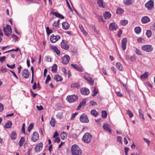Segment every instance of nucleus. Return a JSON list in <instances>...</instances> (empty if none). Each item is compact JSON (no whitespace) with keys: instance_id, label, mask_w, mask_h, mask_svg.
Wrapping results in <instances>:
<instances>
[{"instance_id":"obj_1","label":"nucleus","mask_w":155,"mask_h":155,"mask_svg":"<svg viewBox=\"0 0 155 155\" xmlns=\"http://www.w3.org/2000/svg\"><path fill=\"white\" fill-rule=\"evenodd\" d=\"M71 150L72 155H81L82 151L77 145L74 144L72 145Z\"/></svg>"},{"instance_id":"obj_2","label":"nucleus","mask_w":155,"mask_h":155,"mask_svg":"<svg viewBox=\"0 0 155 155\" xmlns=\"http://www.w3.org/2000/svg\"><path fill=\"white\" fill-rule=\"evenodd\" d=\"M92 137V135L89 133H85L82 138L83 140L86 143H89L91 142Z\"/></svg>"},{"instance_id":"obj_3","label":"nucleus","mask_w":155,"mask_h":155,"mask_svg":"<svg viewBox=\"0 0 155 155\" xmlns=\"http://www.w3.org/2000/svg\"><path fill=\"white\" fill-rule=\"evenodd\" d=\"M141 48L143 51L148 52H151L153 49L152 46L150 45H143L141 47Z\"/></svg>"},{"instance_id":"obj_4","label":"nucleus","mask_w":155,"mask_h":155,"mask_svg":"<svg viewBox=\"0 0 155 155\" xmlns=\"http://www.w3.org/2000/svg\"><path fill=\"white\" fill-rule=\"evenodd\" d=\"M3 31L5 34L7 36L9 35L12 32L11 27L8 25H6V28H4Z\"/></svg>"},{"instance_id":"obj_5","label":"nucleus","mask_w":155,"mask_h":155,"mask_svg":"<svg viewBox=\"0 0 155 155\" xmlns=\"http://www.w3.org/2000/svg\"><path fill=\"white\" fill-rule=\"evenodd\" d=\"M78 99V97L74 95L68 96L67 99L69 103H73L76 101Z\"/></svg>"},{"instance_id":"obj_6","label":"nucleus","mask_w":155,"mask_h":155,"mask_svg":"<svg viewBox=\"0 0 155 155\" xmlns=\"http://www.w3.org/2000/svg\"><path fill=\"white\" fill-rule=\"evenodd\" d=\"M80 120L81 122L83 123H87L89 122L87 116L84 114H83L81 115Z\"/></svg>"},{"instance_id":"obj_7","label":"nucleus","mask_w":155,"mask_h":155,"mask_svg":"<svg viewBox=\"0 0 155 155\" xmlns=\"http://www.w3.org/2000/svg\"><path fill=\"white\" fill-rule=\"evenodd\" d=\"M43 144L42 143H40L37 144L34 148L35 151L36 152H39L42 149Z\"/></svg>"},{"instance_id":"obj_8","label":"nucleus","mask_w":155,"mask_h":155,"mask_svg":"<svg viewBox=\"0 0 155 155\" xmlns=\"http://www.w3.org/2000/svg\"><path fill=\"white\" fill-rule=\"evenodd\" d=\"M60 38L59 35L54 36V35H51L50 37V40L51 42L54 43L56 42Z\"/></svg>"},{"instance_id":"obj_9","label":"nucleus","mask_w":155,"mask_h":155,"mask_svg":"<svg viewBox=\"0 0 155 155\" xmlns=\"http://www.w3.org/2000/svg\"><path fill=\"white\" fill-rule=\"evenodd\" d=\"M62 63L65 64H67L69 63L70 58L68 55H65L62 57Z\"/></svg>"},{"instance_id":"obj_10","label":"nucleus","mask_w":155,"mask_h":155,"mask_svg":"<svg viewBox=\"0 0 155 155\" xmlns=\"http://www.w3.org/2000/svg\"><path fill=\"white\" fill-rule=\"evenodd\" d=\"M153 1L150 0L149 2H147L145 4V6L146 8H147L149 10L150 9L152 8L153 6Z\"/></svg>"},{"instance_id":"obj_11","label":"nucleus","mask_w":155,"mask_h":155,"mask_svg":"<svg viewBox=\"0 0 155 155\" xmlns=\"http://www.w3.org/2000/svg\"><path fill=\"white\" fill-rule=\"evenodd\" d=\"M38 139L39 135L38 133L36 132H34L31 138V140L34 142H35Z\"/></svg>"},{"instance_id":"obj_12","label":"nucleus","mask_w":155,"mask_h":155,"mask_svg":"<svg viewBox=\"0 0 155 155\" xmlns=\"http://www.w3.org/2000/svg\"><path fill=\"white\" fill-rule=\"evenodd\" d=\"M81 94L84 95H88L90 93L89 90L87 88L84 87L82 88L81 89Z\"/></svg>"},{"instance_id":"obj_13","label":"nucleus","mask_w":155,"mask_h":155,"mask_svg":"<svg viewBox=\"0 0 155 155\" xmlns=\"http://www.w3.org/2000/svg\"><path fill=\"white\" fill-rule=\"evenodd\" d=\"M84 78L88 81L91 84L93 85L94 81L93 78L90 77H87L85 75L84 76Z\"/></svg>"},{"instance_id":"obj_14","label":"nucleus","mask_w":155,"mask_h":155,"mask_svg":"<svg viewBox=\"0 0 155 155\" xmlns=\"http://www.w3.org/2000/svg\"><path fill=\"white\" fill-rule=\"evenodd\" d=\"M61 48L65 50H67L68 49L69 45L67 44L66 41L64 40H62L61 43Z\"/></svg>"},{"instance_id":"obj_15","label":"nucleus","mask_w":155,"mask_h":155,"mask_svg":"<svg viewBox=\"0 0 155 155\" xmlns=\"http://www.w3.org/2000/svg\"><path fill=\"white\" fill-rule=\"evenodd\" d=\"M127 42V39L126 38H123L121 41V48L123 50H125L126 48Z\"/></svg>"},{"instance_id":"obj_16","label":"nucleus","mask_w":155,"mask_h":155,"mask_svg":"<svg viewBox=\"0 0 155 155\" xmlns=\"http://www.w3.org/2000/svg\"><path fill=\"white\" fill-rule=\"evenodd\" d=\"M103 128L104 130H106L110 133L111 132L110 126L107 124H104L103 125Z\"/></svg>"},{"instance_id":"obj_17","label":"nucleus","mask_w":155,"mask_h":155,"mask_svg":"<svg viewBox=\"0 0 155 155\" xmlns=\"http://www.w3.org/2000/svg\"><path fill=\"white\" fill-rule=\"evenodd\" d=\"M22 75L23 78L26 79L28 78L29 77L28 70L24 69L22 71Z\"/></svg>"},{"instance_id":"obj_18","label":"nucleus","mask_w":155,"mask_h":155,"mask_svg":"<svg viewBox=\"0 0 155 155\" xmlns=\"http://www.w3.org/2000/svg\"><path fill=\"white\" fill-rule=\"evenodd\" d=\"M109 29L110 31H116V27L115 25V23L111 22L110 23L109 25Z\"/></svg>"},{"instance_id":"obj_19","label":"nucleus","mask_w":155,"mask_h":155,"mask_svg":"<svg viewBox=\"0 0 155 155\" xmlns=\"http://www.w3.org/2000/svg\"><path fill=\"white\" fill-rule=\"evenodd\" d=\"M71 66L74 68L79 71L82 72L83 71V69L82 67H79L76 64H71Z\"/></svg>"},{"instance_id":"obj_20","label":"nucleus","mask_w":155,"mask_h":155,"mask_svg":"<svg viewBox=\"0 0 155 155\" xmlns=\"http://www.w3.org/2000/svg\"><path fill=\"white\" fill-rule=\"evenodd\" d=\"M150 18L147 16L143 17L141 19V21L142 23L145 24L150 21Z\"/></svg>"},{"instance_id":"obj_21","label":"nucleus","mask_w":155,"mask_h":155,"mask_svg":"<svg viewBox=\"0 0 155 155\" xmlns=\"http://www.w3.org/2000/svg\"><path fill=\"white\" fill-rule=\"evenodd\" d=\"M50 14H53L56 17L61 18V19H64V17L63 15L58 12H52L50 13Z\"/></svg>"},{"instance_id":"obj_22","label":"nucleus","mask_w":155,"mask_h":155,"mask_svg":"<svg viewBox=\"0 0 155 155\" xmlns=\"http://www.w3.org/2000/svg\"><path fill=\"white\" fill-rule=\"evenodd\" d=\"M86 103V100L84 99L80 103L78 107L77 110H79L81 107L84 106Z\"/></svg>"},{"instance_id":"obj_23","label":"nucleus","mask_w":155,"mask_h":155,"mask_svg":"<svg viewBox=\"0 0 155 155\" xmlns=\"http://www.w3.org/2000/svg\"><path fill=\"white\" fill-rule=\"evenodd\" d=\"M62 26L63 28L65 30H67L68 29L69 27V24L67 22H64L62 23Z\"/></svg>"},{"instance_id":"obj_24","label":"nucleus","mask_w":155,"mask_h":155,"mask_svg":"<svg viewBox=\"0 0 155 155\" xmlns=\"http://www.w3.org/2000/svg\"><path fill=\"white\" fill-rule=\"evenodd\" d=\"M51 48L59 56L60 55V51L55 46H52L51 47Z\"/></svg>"},{"instance_id":"obj_25","label":"nucleus","mask_w":155,"mask_h":155,"mask_svg":"<svg viewBox=\"0 0 155 155\" xmlns=\"http://www.w3.org/2000/svg\"><path fill=\"white\" fill-rule=\"evenodd\" d=\"M111 14L109 12H105L104 14V16L105 19L110 18L111 16Z\"/></svg>"},{"instance_id":"obj_26","label":"nucleus","mask_w":155,"mask_h":155,"mask_svg":"<svg viewBox=\"0 0 155 155\" xmlns=\"http://www.w3.org/2000/svg\"><path fill=\"white\" fill-rule=\"evenodd\" d=\"M123 3L126 5H130L133 4L132 0H124Z\"/></svg>"},{"instance_id":"obj_27","label":"nucleus","mask_w":155,"mask_h":155,"mask_svg":"<svg viewBox=\"0 0 155 155\" xmlns=\"http://www.w3.org/2000/svg\"><path fill=\"white\" fill-rule=\"evenodd\" d=\"M62 77L59 74H56L55 75L54 79L57 81H61L62 80Z\"/></svg>"},{"instance_id":"obj_28","label":"nucleus","mask_w":155,"mask_h":155,"mask_svg":"<svg viewBox=\"0 0 155 155\" xmlns=\"http://www.w3.org/2000/svg\"><path fill=\"white\" fill-rule=\"evenodd\" d=\"M97 3L100 7L103 8H105V6L104 5L102 0H97Z\"/></svg>"},{"instance_id":"obj_29","label":"nucleus","mask_w":155,"mask_h":155,"mask_svg":"<svg viewBox=\"0 0 155 155\" xmlns=\"http://www.w3.org/2000/svg\"><path fill=\"white\" fill-rule=\"evenodd\" d=\"M12 122L10 120L8 121L6 123L5 126V127L6 129L10 128H11L12 126Z\"/></svg>"},{"instance_id":"obj_30","label":"nucleus","mask_w":155,"mask_h":155,"mask_svg":"<svg viewBox=\"0 0 155 155\" xmlns=\"http://www.w3.org/2000/svg\"><path fill=\"white\" fill-rule=\"evenodd\" d=\"M125 59L128 61H134L135 60L134 57L129 55H126V56Z\"/></svg>"},{"instance_id":"obj_31","label":"nucleus","mask_w":155,"mask_h":155,"mask_svg":"<svg viewBox=\"0 0 155 155\" xmlns=\"http://www.w3.org/2000/svg\"><path fill=\"white\" fill-rule=\"evenodd\" d=\"M148 72H145L143 74L140 76V78L141 79H144L147 77L148 76Z\"/></svg>"},{"instance_id":"obj_32","label":"nucleus","mask_w":155,"mask_h":155,"mask_svg":"<svg viewBox=\"0 0 155 155\" xmlns=\"http://www.w3.org/2000/svg\"><path fill=\"white\" fill-rule=\"evenodd\" d=\"M25 141V140L24 138L23 137H21L19 140V145L20 147H21L22 146Z\"/></svg>"},{"instance_id":"obj_33","label":"nucleus","mask_w":155,"mask_h":155,"mask_svg":"<svg viewBox=\"0 0 155 155\" xmlns=\"http://www.w3.org/2000/svg\"><path fill=\"white\" fill-rule=\"evenodd\" d=\"M79 27L81 31L83 33V34L85 35H87V32L84 30V27L82 25H79Z\"/></svg>"},{"instance_id":"obj_34","label":"nucleus","mask_w":155,"mask_h":155,"mask_svg":"<svg viewBox=\"0 0 155 155\" xmlns=\"http://www.w3.org/2000/svg\"><path fill=\"white\" fill-rule=\"evenodd\" d=\"M128 23V21L127 20H122L120 21V24L122 26H125Z\"/></svg>"},{"instance_id":"obj_35","label":"nucleus","mask_w":155,"mask_h":155,"mask_svg":"<svg viewBox=\"0 0 155 155\" xmlns=\"http://www.w3.org/2000/svg\"><path fill=\"white\" fill-rule=\"evenodd\" d=\"M50 124L51 126L53 127H54L55 126V119L52 117L51 118V120L50 121Z\"/></svg>"},{"instance_id":"obj_36","label":"nucleus","mask_w":155,"mask_h":155,"mask_svg":"<svg viewBox=\"0 0 155 155\" xmlns=\"http://www.w3.org/2000/svg\"><path fill=\"white\" fill-rule=\"evenodd\" d=\"M79 84L78 83H74L72 84L71 85V88H77L79 87Z\"/></svg>"},{"instance_id":"obj_37","label":"nucleus","mask_w":155,"mask_h":155,"mask_svg":"<svg viewBox=\"0 0 155 155\" xmlns=\"http://www.w3.org/2000/svg\"><path fill=\"white\" fill-rule=\"evenodd\" d=\"M134 31L137 34H139L141 31V28L139 27H137L134 28Z\"/></svg>"},{"instance_id":"obj_38","label":"nucleus","mask_w":155,"mask_h":155,"mask_svg":"<svg viewBox=\"0 0 155 155\" xmlns=\"http://www.w3.org/2000/svg\"><path fill=\"white\" fill-rule=\"evenodd\" d=\"M124 12V9L120 8H118L117 9V14L121 15Z\"/></svg>"},{"instance_id":"obj_39","label":"nucleus","mask_w":155,"mask_h":155,"mask_svg":"<svg viewBox=\"0 0 155 155\" xmlns=\"http://www.w3.org/2000/svg\"><path fill=\"white\" fill-rule=\"evenodd\" d=\"M16 137V134L15 131L12 132L11 134L10 137L12 139L14 140Z\"/></svg>"},{"instance_id":"obj_40","label":"nucleus","mask_w":155,"mask_h":155,"mask_svg":"<svg viewBox=\"0 0 155 155\" xmlns=\"http://www.w3.org/2000/svg\"><path fill=\"white\" fill-rule=\"evenodd\" d=\"M60 137L62 140H64L67 137L66 133L64 132H62L61 134Z\"/></svg>"},{"instance_id":"obj_41","label":"nucleus","mask_w":155,"mask_h":155,"mask_svg":"<svg viewBox=\"0 0 155 155\" xmlns=\"http://www.w3.org/2000/svg\"><path fill=\"white\" fill-rule=\"evenodd\" d=\"M139 115L140 118H142L143 120H145L144 117H143V112L141 109L139 110Z\"/></svg>"},{"instance_id":"obj_42","label":"nucleus","mask_w":155,"mask_h":155,"mask_svg":"<svg viewBox=\"0 0 155 155\" xmlns=\"http://www.w3.org/2000/svg\"><path fill=\"white\" fill-rule=\"evenodd\" d=\"M57 66L56 64H54L52 66L51 71L53 73H55L57 71Z\"/></svg>"},{"instance_id":"obj_43","label":"nucleus","mask_w":155,"mask_h":155,"mask_svg":"<svg viewBox=\"0 0 155 155\" xmlns=\"http://www.w3.org/2000/svg\"><path fill=\"white\" fill-rule=\"evenodd\" d=\"M117 68L121 71H122L123 70V68L121 64L118 62H117Z\"/></svg>"},{"instance_id":"obj_44","label":"nucleus","mask_w":155,"mask_h":155,"mask_svg":"<svg viewBox=\"0 0 155 155\" xmlns=\"http://www.w3.org/2000/svg\"><path fill=\"white\" fill-rule=\"evenodd\" d=\"M102 117L103 118H105L107 116V113L106 111L103 110L102 112Z\"/></svg>"},{"instance_id":"obj_45","label":"nucleus","mask_w":155,"mask_h":155,"mask_svg":"<svg viewBox=\"0 0 155 155\" xmlns=\"http://www.w3.org/2000/svg\"><path fill=\"white\" fill-rule=\"evenodd\" d=\"M46 31L47 33V34L48 35H49L50 34L52 33V30L51 29H50L48 27H47L46 28Z\"/></svg>"},{"instance_id":"obj_46","label":"nucleus","mask_w":155,"mask_h":155,"mask_svg":"<svg viewBox=\"0 0 155 155\" xmlns=\"http://www.w3.org/2000/svg\"><path fill=\"white\" fill-rule=\"evenodd\" d=\"M34 127V124L33 123L31 124L28 127V131L30 132L31 130H32Z\"/></svg>"},{"instance_id":"obj_47","label":"nucleus","mask_w":155,"mask_h":155,"mask_svg":"<svg viewBox=\"0 0 155 155\" xmlns=\"http://www.w3.org/2000/svg\"><path fill=\"white\" fill-rule=\"evenodd\" d=\"M98 93V91L97 90L95 87L94 88V90L93 91V93L92 94V96H95Z\"/></svg>"},{"instance_id":"obj_48","label":"nucleus","mask_w":155,"mask_h":155,"mask_svg":"<svg viewBox=\"0 0 155 155\" xmlns=\"http://www.w3.org/2000/svg\"><path fill=\"white\" fill-rule=\"evenodd\" d=\"M53 27L54 29H57L59 27V24L55 21H54L53 24Z\"/></svg>"},{"instance_id":"obj_49","label":"nucleus","mask_w":155,"mask_h":155,"mask_svg":"<svg viewBox=\"0 0 155 155\" xmlns=\"http://www.w3.org/2000/svg\"><path fill=\"white\" fill-rule=\"evenodd\" d=\"M91 114L95 117H96L98 114V113L95 110H93L91 111Z\"/></svg>"},{"instance_id":"obj_50","label":"nucleus","mask_w":155,"mask_h":155,"mask_svg":"<svg viewBox=\"0 0 155 155\" xmlns=\"http://www.w3.org/2000/svg\"><path fill=\"white\" fill-rule=\"evenodd\" d=\"M136 54L138 55L141 56L142 55L141 51L138 49L136 48L135 51Z\"/></svg>"},{"instance_id":"obj_51","label":"nucleus","mask_w":155,"mask_h":155,"mask_svg":"<svg viewBox=\"0 0 155 155\" xmlns=\"http://www.w3.org/2000/svg\"><path fill=\"white\" fill-rule=\"evenodd\" d=\"M127 113L130 118L132 117L133 116L132 112L130 110H128L127 111Z\"/></svg>"},{"instance_id":"obj_52","label":"nucleus","mask_w":155,"mask_h":155,"mask_svg":"<svg viewBox=\"0 0 155 155\" xmlns=\"http://www.w3.org/2000/svg\"><path fill=\"white\" fill-rule=\"evenodd\" d=\"M146 34L148 37H150L152 35V32L150 30H148L147 31Z\"/></svg>"},{"instance_id":"obj_53","label":"nucleus","mask_w":155,"mask_h":155,"mask_svg":"<svg viewBox=\"0 0 155 155\" xmlns=\"http://www.w3.org/2000/svg\"><path fill=\"white\" fill-rule=\"evenodd\" d=\"M6 66L8 68L12 69H13L15 67V64H14L13 65H10L8 64H7Z\"/></svg>"},{"instance_id":"obj_54","label":"nucleus","mask_w":155,"mask_h":155,"mask_svg":"<svg viewBox=\"0 0 155 155\" xmlns=\"http://www.w3.org/2000/svg\"><path fill=\"white\" fill-rule=\"evenodd\" d=\"M78 114V113L77 112L75 113H73L71 114V120H73L76 116Z\"/></svg>"},{"instance_id":"obj_55","label":"nucleus","mask_w":155,"mask_h":155,"mask_svg":"<svg viewBox=\"0 0 155 155\" xmlns=\"http://www.w3.org/2000/svg\"><path fill=\"white\" fill-rule=\"evenodd\" d=\"M51 80L50 76L49 75H48L47 76L46 79L45 80V84H47L48 82L49 81Z\"/></svg>"},{"instance_id":"obj_56","label":"nucleus","mask_w":155,"mask_h":155,"mask_svg":"<svg viewBox=\"0 0 155 155\" xmlns=\"http://www.w3.org/2000/svg\"><path fill=\"white\" fill-rule=\"evenodd\" d=\"M36 107L37 110H41L43 109V108L42 106L40 105V106H37Z\"/></svg>"},{"instance_id":"obj_57","label":"nucleus","mask_w":155,"mask_h":155,"mask_svg":"<svg viewBox=\"0 0 155 155\" xmlns=\"http://www.w3.org/2000/svg\"><path fill=\"white\" fill-rule=\"evenodd\" d=\"M144 41V40L143 38H141V37L138 38L137 39V41L138 42H141L143 41Z\"/></svg>"},{"instance_id":"obj_58","label":"nucleus","mask_w":155,"mask_h":155,"mask_svg":"<svg viewBox=\"0 0 155 155\" xmlns=\"http://www.w3.org/2000/svg\"><path fill=\"white\" fill-rule=\"evenodd\" d=\"M6 57L5 56H3L2 57H0V61L1 63L3 62L5 60Z\"/></svg>"},{"instance_id":"obj_59","label":"nucleus","mask_w":155,"mask_h":155,"mask_svg":"<svg viewBox=\"0 0 155 155\" xmlns=\"http://www.w3.org/2000/svg\"><path fill=\"white\" fill-rule=\"evenodd\" d=\"M60 140V139L59 138L57 137H56L55 140H54V142L59 143Z\"/></svg>"},{"instance_id":"obj_60","label":"nucleus","mask_w":155,"mask_h":155,"mask_svg":"<svg viewBox=\"0 0 155 155\" xmlns=\"http://www.w3.org/2000/svg\"><path fill=\"white\" fill-rule=\"evenodd\" d=\"M1 71L3 73L7 72V68H3V67H2Z\"/></svg>"},{"instance_id":"obj_61","label":"nucleus","mask_w":155,"mask_h":155,"mask_svg":"<svg viewBox=\"0 0 155 155\" xmlns=\"http://www.w3.org/2000/svg\"><path fill=\"white\" fill-rule=\"evenodd\" d=\"M45 59L48 62H51V59L50 58H49L48 56L46 57L45 58Z\"/></svg>"},{"instance_id":"obj_62","label":"nucleus","mask_w":155,"mask_h":155,"mask_svg":"<svg viewBox=\"0 0 155 155\" xmlns=\"http://www.w3.org/2000/svg\"><path fill=\"white\" fill-rule=\"evenodd\" d=\"M151 28L153 30H155V23H153L150 26Z\"/></svg>"},{"instance_id":"obj_63","label":"nucleus","mask_w":155,"mask_h":155,"mask_svg":"<svg viewBox=\"0 0 155 155\" xmlns=\"http://www.w3.org/2000/svg\"><path fill=\"white\" fill-rule=\"evenodd\" d=\"M62 116V114L60 113H58L56 115L57 117L59 119L61 118Z\"/></svg>"},{"instance_id":"obj_64","label":"nucleus","mask_w":155,"mask_h":155,"mask_svg":"<svg viewBox=\"0 0 155 155\" xmlns=\"http://www.w3.org/2000/svg\"><path fill=\"white\" fill-rule=\"evenodd\" d=\"M90 104L92 106H95L97 105L96 102L93 101H90Z\"/></svg>"}]
</instances>
